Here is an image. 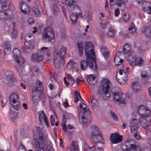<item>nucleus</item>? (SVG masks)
<instances>
[{
    "instance_id": "nucleus-2",
    "label": "nucleus",
    "mask_w": 151,
    "mask_h": 151,
    "mask_svg": "<svg viewBox=\"0 0 151 151\" xmlns=\"http://www.w3.org/2000/svg\"><path fill=\"white\" fill-rule=\"evenodd\" d=\"M111 85V83L107 78L102 79L101 82L99 89L102 96L105 99L108 100L110 97L109 90Z\"/></svg>"
},
{
    "instance_id": "nucleus-9",
    "label": "nucleus",
    "mask_w": 151,
    "mask_h": 151,
    "mask_svg": "<svg viewBox=\"0 0 151 151\" xmlns=\"http://www.w3.org/2000/svg\"><path fill=\"white\" fill-rule=\"evenodd\" d=\"M42 35V39L45 42H50L55 37L54 31L50 26L46 27L44 29Z\"/></svg>"
},
{
    "instance_id": "nucleus-62",
    "label": "nucleus",
    "mask_w": 151,
    "mask_h": 151,
    "mask_svg": "<svg viewBox=\"0 0 151 151\" xmlns=\"http://www.w3.org/2000/svg\"><path fill=\"white\" fill-rule=\"evenodd\" d=\"M64 131L65 132H66L67 131V127H66V125H61Z\"/></svg>"
},
{
    "instance_id": "nucleus-24",
    "label": "nucleus",
    "mask_w": 151,
    "mask_h": 151,
    "mask_svg": "<svg viewBox=\"0 0 151 151\" xmlns=\"http://www.w3.org/2000/svg\"><path fill=\"white\" fill-rule=\"evenodd\" d=\"M121 54H123L121 52H119L116 54V57L114 59V61L116 65H119L123 61V60L119 57V55Z\"/></svg>"
},
{
    "instance_id": "nucleus-6",
    "label": "nucleus",
    "mask_w": 151,
    "mask_h": 151,
    "mask_svg": "<svg viewBox=\"0 0 151 151\" xmlns=\"http://www.w3.org/2000/svg\"><path fill=\"white\" fill-rule=\"evenodd\" d=\"M127 60L130 65L132 66H141L144 62V60L141 57H137L134 52L130 53L127 56Z\"/></svg>"
},
{
    "instance_id": "nucleus-5",
    "label": "nucleus",
    "mask_w": 151,
    "mask_h": 151,
    "mask_svg": "<svg viewBox=\"0 0 151 151\" xmlns=\"http://www.w3.org/2000/svg\"><path fill=\"white\" fill-rule=\"evenodd\" d=\"M93 44L90 42H88L86 43L84 46V50L85 51V54L87 57L88 58H91L93 59L91 63L90 64V66H91L93 65H94L93 67H92V69L94 70L96 68V65L93 60L95 57L94 52L93 50Z\"/></svg>"
},
{
    "instance_id": "nucleus-64",
    "label": "nucleus",
    "mask_w": 151,
    "mask_h": 151,
    "mask_svg": "<svg viewBox=\"0 0 151 151\" xmlns=\"http://www.w3.org/2000/svg\"><path fill=\"white\" fill-rule=\"evenodd\" d=\"M66 77H64V80L65 83V84L67 86H68L69 84V82H68L67 80H66Z\"/></svg>"
},
{
    "instance_id": "nucleus-36",
    "label": "nucleus",
    "mask_w": 151,
    "mask_h": 151,
    "mask_svg": "<svg viewBox=\"0 0 151 151\" xmlns=\"http://www.w3.org/2000/svg\"><path fill=\"white\" fill-rule=\"evenodd\" d=\"M141 1L143 5H145V9H151V3L148 1H145V0H140Z\"/></svg>"
},
{
    "instance_id": "nucleus-21",
    "label": "nucleus",
    "mask_w": 151,
    "mask_h": 151,
    "mask_svg": "<svg viewBox=\"0 0 151 151\" xmlns=\"http://www.w3.org/2000/svg\"><path fill=\"white\" fill-rule=\"evenodd\" d=\"M139 122L140 125L147 129H149L150 126L148 121L144 118H140Z\"/></svg>"
},
{
    "instance_id": "nucleus-59",
    "label": "nucleus",
    "mask_w": 151,
    "mask_h": 151,
    "mask_svg": "<svg viewBox=\"0 0 151 151\" xmlns=\"http://www.w3.org/2000/svg\"><path fill=\"white\" fill-rule=\"evenodd\" d=\"M95 147L93 146V147H90L88 148L87 151H95Z\"/></svg>"
},
{
    "instance_id": "nucleus-58",
    "label": "nucleus",
    "mask_w": 151,
    "mask_h": 151,
    "mask_svg": "<svg viewBox=\"0 0 151 151\" xmlns=\"http://www.w3.org/2000/svg\"><path fill=\"white\" fill-rule=\"evenodd\" d=\"M68 82H69V83H70L71 85H72L74 83L75 80L73 78L70 79L68 80Z\"/></svg>"
},
{
    "instance_id": "nucleus-55",
    "label": "nucleus",
    "mask_w": 151,
    "mask_h": 151,
    "mask_svg": "<svg viewBox=\"0 0 151 151\" xmlns=\"http://www.w3.org/2000/svg\"><path fill=\"white\" fill-rule=\"evenodd\" d=\"M28 22L29 24H31L35 22V21L32 18H29L28 20Z\"/></svg>"
},
{
    "instance_id": "nucleus-23",
    "label": "nucleus",
    "mask_w": 151,
    "mask_h": 151,
    "mask_svg": "<svg viewBox=\"0 0 151 151\" xmlns=\"http://www.w3.org/2000/svg\"><path fill=\"white\" fill-rule=\"evenodd\" d=\"M124 76H120V78L119 79L117 78V75L116 76V78L118 82L121 84H124L127 82V76L125 72L123 73Z\"/></svg>"
},
{
    "instance_id": "nucleus-7",
    "label": "nucleus",
    "mask_w": 151,
    "mask_h": 151,
    "mask_svg": "<svg viewBox=\"0 0 151 151\" xmlns=\"http://www.w3.org/2000/svg\"><path fill=\"white\" fill-rule=\"evenodd\" d=\"M92 139L96 143L100 142L104 139L99 130V128L96 126H92L88 130Z\"/></svg>"
},
{
    "instance_id": "nucleus-45",
    "label": "nucleus",
    "mask_w": 151,
    "mask_h": 151,
    "mask_svg": "<svg viewBox=\"0 0 151 151\" xmlns=\"http://www.w3.org/2000/svg\"><path fill=\"white\" fill-rule=\"evenodd\" d=\"M42 114H40L39 115V120L40 122H41L42 119H43V117L46 116L44 112L43 111H42Z\"/></svg>"
},
{
    "instance_id": "nucleus-33",
    "label": "nucleus",
    "mask_w": 151,
    "mask_h": 151,
    "mask_svg": "<svg viewBox=\"0 0 151 151\" xmlns=\"http://www.w3.org/2000/svg\"><path fill=\"white\" fill-rule=\"evenodd\" d=\"M70 150V151H78V145L76 142H72Z\"/></svg>"
},
{
    "instance_id": "nucleus-37",
    "label": "nucleus",
    "mask_w": 151,
    "mask_h": 151,
    "mask_svg": "<svg viewBox=\"0 0 151 151\" xmlns=\"http://www.w3.org/2000/svg\"><path fill=\"white\" fill-rule=\"evenodd\" d=\"M77 46L78 49V51L79 55L81 56L82 54V51L83 50V45L82 44L81 42L77 43Z\"/></svg>"
},
{
    "instance_id": "nucleus-18",
    "label": "nucleus",
    "mask_w": 151,
    "mask_h": 151,
    "mask_svg": "<svg viewBox=\"0 0 151 151\" xmlns=\"http://www.w3.org/2000/svg\"><path fill=\"white\" fill-rule=\"evenodd\" d=\"M6 78L5 79L4 82L7 84L12 85L16 82V80L14 77L12 73L9 72V73H7Z\"/></svg>"
},
{
    "instance_id": "nucleus-19",
    "label": "nucleus",
    "mask_w": 151,
    "mask_h": 151,
    "mask_svg": "<svg viewBox=\"0 0 151 151\" xmlns=\"http://www.w3.org/2000/svg\"><path fill=\"white\" fill-rule=\"evenodd\" d=\"M3 47V50L5 54H8L11 52L10 43L9 41L4 42L2 43Z\"/></svg>"
},
{
    "instance_id": "nucleus-11",
    "label": "nucleus",
    "mask_w": 151,
    "mask_h": 151,
    "mask_svg": "<svg viewBox=\"0 0 151 151\" xmlns=\"http://www.w3.org/2000/svg\"><path fill=\"white\" fill-rule=\"evenodd\" d=\"M122 148L124 151H141L140 147L135 142L132 143V142H130L128 140L125 142Z\"/></svg>"
},
{
    "instance_id": "nucleus-20",
    "label": "nucleus",
    "mask_w": 151,
    "mask_h": 151,
    "mask_svg": "<svg viewBox=\"0 0 151 151\" xmlns=\"http://www.w3.org/2000/svg\"><path fill=\"white\" fill-rule=\"evenodd\" d=\"M43 59V56L38 53L33 54L32 56L31 59L33 61L40 62Z\"/></svg>"
},
{
    "instance_id": "nucleus-12",
    "label": "nucleus",
    "mask_w": 151,
    "mask_h": 151,
    "mask_svg": "<svg viewBox=\"0 0 151 151\" xmlns=\"http://www.w3.org/2000/svg\"><path fill=\"white\" fill-rule=\"evenodd\" d=\"M82 110L84 115L82 116V124L84 127H86L89 125L91 120L90 112L88 109L85 107H83Z\"/></svg>"
},
{
    "instance_id": "nucleus-4",
    "label": "nucleus",
    "mask_w": 151,
    "mask_h": 151,
    "mask_svg": "<svg viewBox=\"0 0 151 151\" xmlns=\"http://www.w3.org/2000/svg\"><path fill=\"white\" fill-rule=\"evenodd\" d=\"M38 141L35 143L36 151H52V148L49 145H47L46 141L44 139L42 135L39 134Z\"/></svg>"
},
{
    "instance_id": "nucleus-39",
    "label": "nucleus",
    "mask_w": 151,
    "mask_h": 151,
    "mask_svg": "<svg viewBox=\"0 0 151 151\" xmlns=\"http://www.w3.org/2000/svg\"><path fill=\"white\" fill-rule=\"evenodd\" d=\"M91 105L93 109L95 108L98 106V102L96 99H93L91 101Z\"/></svg>"
},
{
    "instance_id": "nucleus-31",
    "label": "nucleus",
    "mask_w": 151,
    "mask_h": 151,
    "mask_svg": "<svg viewBox=\"0 0 151 151\" xmlns=\"http://www.w3.org/2000/svg\"><path fill=\"white\" fill-rule=\"evenodd\" d=\"M116 32L115 29L112 28H109L106 33V36L109 37H113Z\"/></svg>"
},
{
    "instance_id": "nucleus-52",
    "label": "nucleus",
    "mask_w": 151,
    "mask_h": 151,
    "mask_svg": "<svg viewBox=\"0 0 151 151\" xmlns=\"http://www.w3.org/2000/svg\"><path fill=\"white\" fill-rule=\"evenodd\" d=\"M43 119L44 120V123L46 124L47 126H49V123L46 116H44Z\"/></svg>"
},
{
    "instance_id": "nucleus-29",
    "label": "nucleus",
    "mask_w": 151,
    "mask_h": 151,
    "mask_svg": "<svg viewBox=\"0 0 151 151\" xmlns=\"http://www.w3.org/2000/svg\"><path fill=\"white\" fill-rule=\"evenodd\" d=\"M128 30L130 33L133 35H134L137 33V29L134 24L133 23H131L130 24Z\"/></svg>"
},
{
    "instance_id": "nucleus-63",
    "label": "nucleus",
    "mask_w": 151,
    "mask_h": 151,
    "mask_svg": "<svg viewBox=\"0 0 151 151\" xmlns=\"http://www.w3.org/2000/svg\"><path fill=\"white\" fill-rule=\"evenodd\" d=\"M119 74L120 75V76H124L123 73L124 72H123V71L121 69L119 70Z\"/></svg>"
},
{
    "instance_id": "nucleus-27",
    "label": "nucleus",
    "mask_w": 151,
    "mask_h": 151,
    "mask_svg": "<svg viewBox=\"0 0 151 151\" xmlns=\"http://www.w3.org/2000/svg\"><path fill=\"white\" fill-rule=\"evenodd\" d=\"M131 87L134 92H137L139 90L140 88V85L138 82H134L132 83Z\"/></svg>"
},
{
    "instance_id": "nucleus-1",
    "label": "nucleus",
    "mask_w": 151,
    "mask_h": 151,
    "mask_svg": "<svg viewBox=\"0 0 151 151\" xmlns=\"http://www.w3.org/2000/svg\"><path fill=\"white\" fill-rule=\"evenodd\" d=\"M67 49V48L64 46L60 48L57 46L54 48L53 54V65L56 68H59L60 64L64 63V59Z\"/></svg>"
},
{
    "instance_id": "nucleus-30",
    "label": "nucleus",
    "mask_w": 151,
    "mask_h": 151,
    "mask_svg": "<svg viewBox=\"0 0 151 151\" xmlns=\"http://www.w3.org/2000/svg\"><path fill=\"white\" fill-rule=\"evenodd\" d=\"M17 30V27L15 25V24L13 23V24L12 30L11 34V36L12 37L15 38L17 36L18 33Z\"/></svg>"
},
{
    "instance_id": "nucleus-16",
    "label": "nucleus",
    "mask_w": 151,
    "mask_h": 151,
    "mask_svg": "<svg viewBox=\"0 0 151 151\" xmlns=\"http://www.w3.org/2000/svg\"><path fill=\"white\" fill-rule=\"evenodd\" d=\"M122 140V137L118 133H113L110 136V140L112 144H117L121 142Z\"/></svg>"
},
{
    "instance_id": "nucleus-57",
    "label": "nucleus",
    "mask_w": 151,
    "mask_h": 151,
    "mask_svg": "<svg viewBox=\"0 0 151 151\" xmlns=\"http://www.w3.org/2000/svg\"><path fill=\"white\" fill-rule=\"evenodd\" d=\"M114 13L116 17H117L120 14L119 10H115Z\"/></svg>"
},
{
    "instance_id": "nucleus-32",
    "label": "nucleus",
    "mask_w": 151,
    "mask_h": 151,
    "mask_svg": "<svg viewBox=\"0 0 151 151\" xmlns=\"http://www.w3.org/2000/svg\"><path fill=\"white\" fill-rule=\"evenodd\" d=\"M101 52L105 58H107L109 56V51L107 48L106 47H102L101 48Z\"/></svg>"
},
{
    "instance_id": "nucleus-47",
    "label": "nucleus",
    "mask_w": 151,
    "mask_h": 151,
    "mask_svg": "<svg viewBox=\"0 0 151 151\" xmlns=\"http://www.w3.org/2000/svg\"><path fill=\"white\" fill-rule=\"evenodd\" d=\"M51 124L52 126H54L55 124V119L53 115H51L50 117Z\"/></svg>"
},
{
    "instance_id": "nucleus-44",
    "label": "nucleus",
    "mask_w": 151,
    "mask_h": 151,
    "mask_svg": "<svg viewBox=\"0 0 151 151\" xmlns=\"http://www.w3.org/2000/svg\"><path fill=\"white\" fill-rule=\"evenodd\" d=\"M100 24L101 25V27L103 29L105 28L107 24H109V22L107 21H105L104 22H100Z\"/></svg>"
},
{
    "instance_id": "nucleus-14",
    "label": "nucleus",
    "mask_w": 151,
    "mask_h": 151,
    "mask_svg": "<svg viewBox=\"0 0 151 151\" xmlns=\"http://www.w3.org/2000/svg\"><path fill=\"white\" fill-rule=\"evenodd\" d=\"M129 127L131 132L133 134L134 137L137 139H139L140 137L137 133V129L139 127L138 124L136 121H133L131 123Z\"/></svg>"
},
{
    "instance_id": "nucleus-38",
    "label": "nucleus",
    "mask_w": 151,
    "mask_h": 151,
    "mask_svg": "<svg viewBox=\"0 0 151 151\" xmlns=\"http://www.w3.org/2000/svg\"><path fill=\"white\" fill-rule=\"evenodd\" d=\"M32 71L33 73V75L34 76H37L38 75L39 73L38 68L36 66L33 67L32 69Z\"/></svg>"
},
{
    "instance_id": "nucleus-28",
    "label": "nucleus",
    "mask_w": 151,
    "mask_h": 151,
    "mask_svg": "<svg viewBox=\"0 0 151 151\" xmlns=\"http://www.w3.org/2000/svg\"><path fill=\"white\" fill-rule=\"evenodd\" d=\"M80 13H71L70 15V19L73 23H75L76 22L78 17L81 15Z\"/></svg>"
},
{
    "instance_id": "nucleus-26",
    "label": "nucleus",
    "mask_w": 151,
    "mask_h": 151,
    "mask_svg": "<svg viewBox=\"0 0 151 151\" xmlns=\"http://www.w3.org/2000/svg\"><path fill=\"white\" fill-rule=\"evenodd\" d=\"M1 7L2 9H12L7 2V0H0Z\"/></svg>"
},
{
    "instance_id": "nucleus-49",
    "label": "nucleus",
    "mask_w": 151,
    "mask_h": 151,
    "mask_svg": "<svg viewBox=\"0 0 151 151\" xmlns=\"http://www.w3.org/2000/svg\"><path fill=\"white\" fill-rule=\"evenodd\" d=\"M41 10V11H40L39 10H32L33 13L36 16H38L41 12H43V10Z\"/></svg>"
},
{
    "instance_id": "nucleus-35",
    "label": "nucleus",
    "mask_w": 151,
    "mask_h": 151,
    "mask_svg": "<svg viewBox=\"0 0 151 151\" xmlns=\"http://www.w3.org/2000/svg\"><path fill=\"white\" fill-rule=\"evenodd\" d=\"M131 49V46L129 44H125L123 48V52L125 53H127Z\"/></svg>"
},
{
    "instance_id": "nucleus-17",
    "label": "nucleus",
    "mask_w": 151,
    "mask_h": 151,
    "mask_svg": "<svg viewBox=\"0 0 151 151\" xmlns=\"http://www.w3.org/2000/svg\"><path fill=\"white\" fill-rule=\"evenodd\" d=\"M14 15L13 14L8 15L6 10H0V19L1 20L10 19L12 20L14 19Z\"/></svg>"
},
{
    "instance_id": "nucleus-53",
    "label": "nucleus",
    "mask_w": 151,
    "mask_h": 151,
    "mask_svg": "<svg viewBox=\"0 0 151 151\" xmlns=\"http://www.w3.org/2000/svg\"><path fill=\"white\" fill-rule=\"evenodd\" d=\"M29 48H28L27 47H24L23 46H22L21 48V50H22V52L24 53H25L27 52V50H28Z\"/></svg>"
},
{
    "instance_id": "nucleus-54",
    "label": "nucleus",
    "mask_w": 151,
    "mask_h": 151,
    "mask_svg": "<svg viewBox=\"0 0 151 151\" xmlns=\"http://www.w3.org/2000/svg\"><path fill=\"white\" fill-rule=\"evenodd\" d=\"M148 28H142L141 29V31L143 33H145L147 36H149L148 35H147V29Z\"/></svg>"
},
{
    "instance_id": "nucleus-41",
    "label": "nucleus",
    "mask_w": 151,
    "mask_h": 151,
    "mask_svg": "<svg viewBox=\"0 0 151 151\" xmlns=\"http://www.w3.org/2000/svg\"><path fill=\"white\" fill-rule=\"evenodd\" d=\"M106 17L103 13L101 12L99 15V22L105 21Z\"/></svg>"
},
{
    "instance_id": "nucleus-34",
    "label": "nucleus",
    "mask_w": 151,
    "mask_h": 151,
    "mask_svg": "<svg viewBox=\"0 0 151 151\" xmlns=\"http://www.w3.org/2000/svg\"><path fill=\"white\" fill-rule=\"evenodd\" d=\"M9 115L12 120L14 122H15L17 118V113L13 111H11L9 113Z\"/></svg>"
},
{
    "instance_id": "nucleus-25",
    "label": "nucleus",
    "mask_w": 151,
    "mask_h": 151,
    "mask_svg": "<svg viewBox=\"0 0 151 151\" xmlns=\"http://www.w3.org/2000/svg\"><path fill=\"white\" fill-rule=\"evenodd\" d=\"M9 99L10 101L13 104H16L19 100L18 96L16 93L11 94L9 96Z\"/></svg>"
},
{
    "instance_id": "nucleus-61",
    "label": "nucleus",
    "mask_w": 151,
    "mask_h": 151,
    "mask_svg": "<svg viewBox=\"0 0 151 151\" xmlns=\"http://www.w3.org/2000/svg\"><path fill=\"white\" fill-rule=\"evenodd\" d=\"M83 78H77L76 80V82L77 83H79L80 81H83Z\"/></svg>"
},
{
    "instance_id": "nucleus-43",
    "label": "nucleus",
    "mask_w": 151,
    "mask_h": 151,
    "mask_svg": "<svg viewBox=\"0 0 151 151\" xmlns=\"http://www.w3.org/2000/svg\"><path fill=\"white\" fill-rule=\"evenodd\" d=\"M141 116L145 117H149L151 114H150V110H147L146 111V113L144 114L142 113L140 114Z\"/></svg>"
},
{
    "instance_id": "nucleus-46",
    "label": "nucleus",
    "mask_w": 151,
    "mask_h": 151,
    "mask_svg": "<svg viewBox=\"0 0 151 151\" xmlns=\"http://www.w3.org/2000/svg\"><path fill=\"white\" fill-rule=\"evenodd\" d=\"M129 15L128 13L126 12L124 13L123 16V18L125 21H127L129 20Z\"/></svg>"
},
{
    "instance_id": "nucleus-42",
    "label": "nucleus",
    "mask_w": 151,
    "mask_h": 151,
    "mask_svg": "<svg viewBox=\"0 0 151 151\" xmlns=\"http://www.w3.org/2000/svg\"><path fill=\"white\" fill-rule=\"evenodd\" d=\"M19 6L20 9H26L29 8L27 4L23 2L20 4Z\"/></svg>"
},
{
    "instance_id": "nucleus-15",
    "label": "nucleus",
    "mask_w": 151,
    "mask_h": 151,
    "mask_svg": "<svg viewBox=\"0 0 151 151\" xmlns=\"http://www.w3.org/2000/svg\"><path fill=\"white\" fill-rule=\"evenodd\" d=\"M110 4L111 9H119L118 8H115L117 6L121 7L122 5L124 6L125 4L127 2V0H109Z\"/></svg>"
},
{
    "instance_id": "nucleus-8",
    "label": "nucleus",
    "mask_w": 151,
    "mask_h": 151,
    "mask_svg": "<svg viewBox=\"0 0 151 151\" xmlns=\"http://www.w3.org/2000/svg\"><path fill=\"white\" fill-rule=\"evenodd\" d=\"M44 89V86L42 83L39 81L36 84V88L32 91V103L34 104L40 98V93Z\"/></svg>"
},
{
    "instance_id": "nucleus-13",
    "label": "nucleus",
    "mask_w": 151,
    "mask_h": 151,
    "mask_svg": "<svg viewBox=\"0 0 151 151\" xmlns=\"http://www.w3.org/2000/svg\"><path fill=\"white\" fill-rule=\"evenodd\" d=\"M96 59L95 58H94V60H93L95 63L96 65V68L95 69H92V67H93L94 65H92L91 66H90V63H91V62H92V61L93 60L92 58H88L87 57V59L86 60H81L80 62V64H81V69L83 70H85L87 66L88 65L90 68L93 71H96L97 70V66L96 63L95 61V60Z\"/></svg>"
},
{
    "instance_id": "nucleus-3",
    "label": "nucleus",
    "mask_w": 151,
    "mask_h": 151,
    "mask_svg": "<svg viewBox=\"0 0 151 151\" xmlns=\"http://www.w3.org/2000/svg\"><path fill=\"white\" fill-rule=\"evenodd\" d=\"M13 52L15 61L17 63L15 66L19 74H21L22 72V65L24 63V60L21 56L20 51L17 48H14L13 50Z\"/></svg>"
},
{
    "instance_id": "nucleus-40",
    "label": "nucleus",
    "mask_w": 151,
    "mask_h": 151,
    "mask_svg": "<svg viewBox=\"0 0 151 151\" xmlns=\"http://www.w3.org/2000/svg\"><path fill=\"white\" fill-rule=\"evenodd\" d=\"M65 3L67 5L71 6L74 5V0H65Z\"/></svg>"
},
{
    "instance_id": "nucleus-50",
    "label": "nucleus",
    "mask_w": 151,
    "mask_h": 151,
    "mask_svg": "<svg viewBox=\"0 0 151 151\" xmlns=\"http://www.w3.org/2000/svg\"><path fill=\"white\" fill-rule=\"evenodd\" d=\"M19 151H26L24 146L22 145H20L19 147Z\"/></svg>"
},
{
    "instance_id": "nucleus-48",
    "label": "nucleus",
    "mask_w": 151,
    "mask_h": 151,
    "mask_svg": "<svg viewBox=\"0 0 151 151\" xmlns=\"http://www.w3.org/2000/svg\"><path fill=\"white\" fill-rule=\"evenodd\" d=\"M110 113L111 116H112L114 119L115 121H117L118 119V118L116 114L112 111H110Z\"/></svg>"
},
{
    "instance_id": "nucleus-22",
    "label": "nucleus",
    "mask_w": 151,
    "mask_h": 151,
    "mask_svg": "<svg viewBox=\"0 0 151 151\" xmlns=\"http://www.w3.org/2000/svg\"><path fill=\"white\" fill-rule=\"evenodd\" d=\"M96 76L93 74L87 76V82L92 85H95L97 81L96 80Z\"/></svg>"
},
{
    "instance_id": "nucleus-10",
    "label": "nucleus",
    "mask_w": 151,
    "mask_h": 151,
    "mask_svg": "<svg viewBox=\"0 0 151 151\" xmlns=\"http://www.w3.org/2000/svg\"><path fill=\"white\" fill-rule=\"evenodd\" d=\"M113 96V101L114 102L117 104H125L127 102L126 96L123 93L112 91Z\"/></svg>"
},
{
    "instance_id": "nucleus-60",
    "label": "nucleus",
    "mask_w": 151,
    "mask_h": 151,
    "mask_svg": "<svg viewBox=\"0 0 151 151\" xmlns=\"http://www.w3.org/2000/svg\"><path fill=\"white\" fill-rule=\"evenodd\" d=\"M22 12L23 13L26 14H28L30 12V10H27V11H26L25 10H21Z\"/></svg>"
},
{
    "instance_id": "nucleus-56",
    "label": "nucleus",
    "mask_w": 151,
    "mask_h": 151,
    "mask_svg": "<svg viewBox=\"0 0 151 151\" xmlns=\"http://www.w3.org/2000/svg\"><path fill=\"white\" fill-rule=\"evenodd\" d=\"M141 76L142 78H147L148 76L145 73H144V72H142L141 74Z\"/></svg>"
},
{
    "instance_id": "nucleus-51",
    "label": "nucleus",
    "mask_w": 151,
    "mask_h": 151,
    "mask_svg": "<svg viewBox=\"0 0 151 151\" xmlns=\"http://www.w3.org/2000/svg\"><path fill=\"white\" fill-rule=\"evenodd\" d=\"M12 107L15 109L17 110H18L20 108V105L19 104H18L15 105L13 104L12 105Z\"/></svg>"
}]
</instances>
